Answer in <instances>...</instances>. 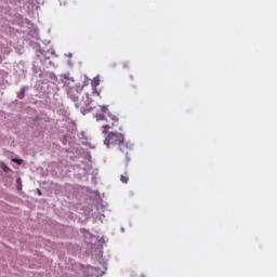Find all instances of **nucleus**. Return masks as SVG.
<instances>
[{"mask_svg": "<svg viewBox=\"0 0 277 277\" xmlns=\"http://www.w3.org/2000/svg\"><path fill=\"white\" fill-rule=\"evenodd\" d=\"M101 111L95 115V120L101 124V131L104 135H107L109 131L116 129V127L120 123V119L118 116L109 113V108L107 106H101Z\"/></svg>", "mask_w": 277, "mask_h": 277, "instance_id": "f257e3e1", "label": "nucleus"}, {"mask_svg": "<svg viewBox=\"0 0 277 277\" xmlns=\"http://www.w3.org/2000/svg\"><path fill=\"white\" fill-rule=\"evenodd\" d=\"M104 144L107 148H119L121 153L128 155L127 150L129 146L124 144V135L120 132H108L104 140Z\"/></svg>", "mask_w": 277, "mask_h": 277, "instance_id": "f03ea898", "label": "nucleus"}, {"mask_svg": "<svg viewBox=\"0 0 277 277\" xmlns=\"http://www.w3.org/2000/svg\"><path fill=\"white\" fill-rule=\"evenodd\" d=\"M67 95L76 103V107H88L90 105V100L84 101L81 92L76 88H69Z\"/></svg>", "mask_w": 277, "mask_h": 277, "instance_id": "7ed1b4c3", "label": "nucleus"}, {"mask_svg": "<svg viewBox=\"0 0 277 277\" xmlns=\"http://www.w3.org/2000/svg\"><path fill=\"white\" fill-rule=\"evenodd\" d=\"M100 85H101V76H95L91 81V88L93 90V94H96V96H101V90H98Z\"/></svg>", "mask_w": 277, "mask_h": 277, "instance_id": "20e7f679", "label": "nucleus"}, {"mask_svg": "<svg viewBox=\"0 0 277 277\" xmlns=\"http://www.w3.org/2000/svg\"><path fill=\"white\" fill-rule=\"evenodd\" d=\"M0 168L3 170V172H10V167H8V164H5L3 161L0 162Z\"/></svg>", "mask_w": 277, "mask_h": 277, "instance_id": "39448f33", "label": "nucleus"}, {"mask_svg": "<svg viewBox=\"0 0 277 277\" xmlns=\"http://www.w3.org/2000/svg\"><path fill=\"white\" fill-rule=\"evenodd\" d=\"M121 183H129V175L126 173V175L120 176Z\"/></svg>", "mask_w": 277, "mask_h": 277, "instance_id": "423d86ee", "label": "nucleus"}, {"mask_svg": "<svg viewBox=\"0 0 277 277\" xmlns=\"http://www.w3.org/2000/svg\"><path fill=\"white\" fill-rule=\"evenodd\" d=\"M16 183H17V189H22L23 188V181L21 180V177L16 179Z\"/></svg>", "mask_w": 277, "mask_h": 277, "instance_id": "0eeeda50", "label": "nucleus"}, {"mask_svg": "<svg viewBox=\"0 0 277 277\" xmlns=\"http://www.w3.org/2000/svg\"><path fill=\"white\" fill-rule=\"evenodd\" d=\"M12 161L17 163V166H23V159L13 158Z\"/></svg>", "mask_w": 277, "mask_h": 277, "instance_id": "6e6552de", "label": "nucleus"}, {"mask_svg": "<svg viewBox=\"0 0 277 277\" xmlns=\"http://www.w3.org/2000/svg\"><path fill=\"white\" fill-rule=\"evenodd\" d=\"M21 92L25 94V87H22Z\"/></svg>", "mask_w": 277, "mask_h": 277, "instance_id": "1a4fd4ad", "label": "nucleus"}, {"mask_svg": "<svg viewBox=\"0 0 277 277\" xmlns=\"http://www.w3.org/2000/svg\"><path fill=\"white\" fill-rule=\"evenodd\" d=\"M38 194H39V196H42V192H40V189L38 190Z\"/></svg>", "mask_w": 277, "mask_h": 277, "instance_id": "9d476101", "label": "nucleus"}, {"mask_svg": "<svg viewBox=\"0 0 277 277\" xmlns=\"http://www.w3.org/2000/svg\"><path fill=\"white\" fill-rule=\"evenodd\" d=\"M141 277H146V275H142Z\"/></svg>", "mask_w": 277, "mask_h": 277, "instance_id": "9b49d317", "label": "nucleus"}]
</instances>
